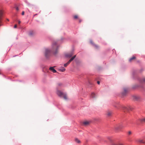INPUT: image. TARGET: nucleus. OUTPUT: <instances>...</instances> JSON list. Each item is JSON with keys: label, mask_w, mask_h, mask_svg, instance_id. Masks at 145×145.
<instances>
[{"label": "nucleus", "mask_w": 145, "mask_h": 145, "mask_svg": "<svg viewBox=\"0 0 145 145\" xmlns=\"http://www.w3.org/2000/svg\"><path fill=\"white\" fill-rule=\"evenodd\" d=\"M58 47L56 42H53L51 50L48 48H46L45 49L44 55L46 58L48 57L52 53L54 55H56L58 53Z\"/></svg>", "instance_id": "1"}, {"label": "nucleus", "mask_w": 145, "mask_h": 145, "mask_svg": "<svg viewBox=\"0 0 145 145\" xmlns=\"http://www.w3.org/2000/svg\"><path fill=\"white\" fill-rule=\"evenodd\" d=\"M57 95L61 98H63L66 100L67 99V96L66 94L60 91L57 90L56 92Z\"/></svg>", "instance_id": "2"}, {"label": "nucleus", "mask_w": 145, "mask_h": 145, "mask_svg": "<svg viewBox=\"0 0 145 145\" xmlns=\"http://www.w3.org/2000/svg\"><path fill=\"white\" fill-rule=\"evenodd\" d=\"M140 99V96L138 95H133V99L135 101H139Z\"/></svg>", "instance_id": "3"}, {"label": "nucleus", "mask_w": 145, "mask_h": 145, "mask_svg": "<svg viewBox=\"0 0 145 145\" xmlns=\"http://www.w3.org/2000/svg\"><path fill=\"white\" fill-rule=\"evenodd\" d=\"M73 54V52H71L69 53H67L65 54V56L68 57H71Z\"/></svg>", "instance_id": "4"}, {"label": "nucleus", "mask_w": 145, "mask_h": 145, "mask_svg": "<svg viewBox=\"0 0 145 145\" xmlns=\"http://www.w3.org/2000/svg\"><path fill=\"white\" fill-rule=\"evenodd\" d=\"M128 91V89L127 88H123V91L122 92L123 95H125L127 93Z\"/></svg>", "instance_id": "5"}, {"label": "nucleus", "mask_w": 145, "mask_h": 145, "mask_svg": "<svg viewBox=\"0 0 145 145\" xmlns=\"http://www.w3.org/2000/svg\"><path fill=\"white\" fill-rule=\"evenodd\" d=\"M139 120L142 123H145V117L139 119Z\"/></svg>", "instance_id": "6"}, {"label": "nucleus", "mask_w": 145, "mask_h": 145, "mask_svg": "<svg viewBox=\"0 0 145 145\" xmlns=\"http://www.w3.org/2000/svg\"><path fill=\"white\" fill-rule=\"evenodd\" d=\"M129 109H131V108L130 107H129L128 108V107L124 106L123 107V110L124 112L128 111Z\"/></svg>", "instance_id": "7"}, {"label": "nucleus", "mask_w": 145, "mask_h": 145, "mask_svg": "<svg viewBox=\"0 0 145 145\" xmlns=\"http://www.w3.org/2000/svg\"><path fill=\"white\" fill-rule=\"evenodd\" d=\"M49 70L52 71L54 73L56 72L57 71L53 67H51L49 68Z\"/></svg>", "instance_id": "8"}, {"label": "nucleus", "mask_w": 145, "mask_h": 145, "mask_svg": "<svg viewBox=\"0 0 145 145\" xmlns=\"http://www.w3.org/2000/svg\"><path fill=\"white\" fill-rule=\"evenodd\" d=\"M75 141L76 143L80 144L81 143V141L80 140L77 138H75Z\"/></svg>", "instance_id": "9"}, {"label": "nucleus", "mask_w": 145, "mask_h": 145, "mask_svg": "<svg viewBox=\"0 0 145 145\" xmlns=\"http://www.w3.org/2000/svg\"><path fill=\"white\" fill-rule=\"evenodd\" d=\"M59 71L64 72L65 71V69L63 67H62L60 69H59Z\"/></svg>", "instance_id": "10"}, {"label": "nucleus", "mask_w": 145, "mask_h": 145, "mask_svg": "<svg viewBox=\"0 0 145 145\" xmlns=\"http://www.w3.org/2000/svg\"><path fill=\"white\" fill-rule=\"evenodd\" d=\"M138 141L140 143H145V141H144L143 140L139 139Z\"/></svg>", "instance_id": "11"}, {"label": "nucleus", "mask_w": 145, "mask_h": 145, "mask_svg": "<svg viewBox=\"0 0 145 145\" xmlns=\"http://www.w3.org/2000/svg\"><path fill=\"white\" fill-rule=\"evenodd\" d=\"M91 97L92 98H95L96 97V95L94 93H91Z\"/></svg>", "instance_id": "12"}, {"label": "nucleus", "mask_w": 145, "mask_h": 145, "mask_svg": "<svg viewBox=\"0 0 145 145\" xmlns=\"http://www.w3.org/2000/svg\"><path fill=\"white\" fill-rule=\"evenodd\" d=\"M76 57V55H75L72 57L69 61L70 63V62L72 61Z\"/></svg>", "instance_id": "13"}, {"label": "nucleus", "mask_w": 145, "mask_h": 145, "mask_svg": "<svg viewBox=\"0 0 145 145\" xmlns=\"http://www.w3.org/2000/svg\"><path fill=\"white\" fill-rule=\"evenodd\" d=\"M89 122L87 121H86L83 122V124L84 125L86 126L88 125Z\"/></svg>", "instance_id": "14"}, {"label": "nucleus", "mask_w": 145, "mask_h": 145, "mask_svg": "<svg viewBox=\"0 0 145 145\" xmlns=\"http://www.w3.org/2000/svg\"><path fill=\"white\" fill-rule=\"evenodd\" d=\"M136 59V57L135 56H133L132 57L130 58L129 59L130 62H131L132 61L135 60Z\"/></svg>", "instance_id": "15"}, {"label": "nucleus", "mask_w": 145, "mask_h": 145, "mask_svg": "<svg viewBox=\"0 0 145 145\" xmlns=\"http://www.w3.org/2000/svg\"><path fill=\"white\" fill-rule=\"evenodd\" d=\"M70 63L68 61V62L67 63L64 64V66L65 67H66L68 65H69V64Z\"/></svg>", "instance_id": "16"}, {"label": "nucleus", "mask_w": 145, "mask_h": 145, "mask_svg": "<svg viewBox=\"0 0 145 145\" xmlns=\"http://www.w3.org/2000/svg\"><path fill=\"white\" fill-rule=\"evenodd\" d=\"M107 115L108 116H110L111 114H112V112H107Z\"/></svg>", "instance_id": "17"}, {"label": "nucleus", "mask_w": 145, "mask_h": 145, "mask_svg": "<svg viewBox=\"0 0 145 145\" xmlns=\"http://www.w3.org/2000/svg\"><path fill=\"white\" fill-rule=\"evenodd\" d=\"M33 31H31L29 33V34L30 35H33Z\"/></svg>", "instance_id": "18"}, {"label": "nucleus", "mask_w": 145, "mask_h": 145, "mask_svg": "<svg viewBox=\"0 0 145 145\" xmlns=\"http://www.w3.org/2000/svg\"><path fill=\"white\" fill-rule=\"evenodd\" d=\"M94 46L96 48H99V46L97 45L94 44Z\"/></svg>", "instance_id": "19"}, {"label": "nucleus", "mask_w": 145, "mask_h": 145, "mask_svg": "<svg viewBox=\"0 0 145 145\" xmlns=\"http://www.w3.org/2000/svg\"><path fill=\"white\" fill-rule=\"evenodd\" d=\"M132 132L130 131H129L128 132V135H131L132 134Z\"/></svg>", "instance_id": "20"}, {"label": "nucleus", "mask_w": 145, "mask_h": 145, "mask_svg": "<svg viewBox=\"0 0 145 145\" xmlns=\"http://www.w3.org/2000/svg\"><path fill=\"white\" fill-rule=\"evenodd\" d=\"M74 18L75 19H76L78 18V16L77 15H75L74 16Z\"/></svg>", "instance_id": "21"}, {"label": "nucleus", "mask_w": 145, "mask_h": 145, "mask_svg": "<svg viewBox=\"0 0 145 145\" xmlns=\"http://www.w3.org/2000/svg\"><path fill=\"white\" fill-rule=\"evenodd\" d=\"M17 27V25L16 24L14 26V28H16Z\"/></svg>", "instance_id": "22"}, {"label": "nucleus", "mask_w": 145, "mask_h": 145, "mask_svg": "<svg viewBox=\"0 0 145 145\" xmlns=\"http://www.w3.org/2000/svg\"><path fill=\"white\" fill-rule=\"evenodd\" d=\"M142 82H145V78H144L143 79V81Z\"/></svg>", "instance_id": "23"}, {"label": "nucleus", "mask_w": 145, "mask_h": 145, "mask_svg": "<svg viewBox=\"0 0 145 145\" xmlns=\"http://www.w3.org/2000/svg\"><path fill=\"white\" fill-rule=\"evenodd\" d=\"M90 42L92 44H93V42L92 40H90Z\"/></svg>", "instance_id": "24"}, {"label": "nucleus", "mask_w": 145, "mask_h": 145, "mask_svg": "<svg viewBox=\"0 0 145 145\" xmlns=\"http://www.w3.org/2000/svg\"><path fill=\"white\" fill-rule=\"evenodd\" d=\"M24 14V11H23L22 13V15H23Z\"/></svg>", "instance_id": "25"}, {"label": "nucleus", "mask_w": 145, "mask_h": 145, "mask_svg": "<svg viewBox=\"0 0 145 145\" xmlns=\"http://www.w3.org/2000/svg\"><path fill=\"white\" fill-rule=\"evenodd\" d=\"M16 10H17V11L18 10L19 8H18V7H16Z\"/></svg>", "instance_id": "26"}, {"label": "nucleus", "mask_w": 145, "mask_h": 145, "mask_svg": "<svg viewBox=\"0 0 145 145\" xmlns=\"http://www.w3.org/2000/svg\"><path fill=\"white\" fill-rule=\"evenodd\" d=\"M97 83L98 84H100V82L99 81H98L97 82Z\"/></svg>", "instance_id": "27"}, {"label": "nucleus", "mask_w": 145, "mask_h": 145, "mask_svg": "<svg viewBox=\"0 0 145 145\" xmlns=\"http://www.w3.org/2000/svg\"><path fill=\"white\" fill-rule=\"evenodd\" d=\"M18 23L19 24H20L21 23V21L20 20H18Z\"/></svg>", "instance_id": "28"}, {"label": "nucleus", "mask_w": 145, "mask_h": 145, "mask_svg": "<svg viewBox=\"0 0 145 145\" xmlns=\"http://www.w3.org/2000/svg\"><path fill=\"white\" fill-rule=\"evenodd\" d=\"M82 21V20L81 19H79V22H80V23Z\"/></svg>", "instance_id": "29"}]
</instances>
